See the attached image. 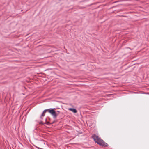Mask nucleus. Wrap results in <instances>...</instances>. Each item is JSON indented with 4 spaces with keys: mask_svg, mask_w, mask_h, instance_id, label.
Returning a JSON list of instances; mask_svg holds the SVG:
<instances>
[{
    "mask_svg": "<svg viewBox=\"0 0 149 149\" xmlns=\"http://www.w3.org/2000/svg\"><path fill=\"white\" fill-rule=\"evenodd\" d=\"M46 110H45L43 111L42 114L40 116V118H42V117H43L44 116H45V113H46Z\"/></svg>",
    "mask_w": 149,
    "mask_h": 149,
    "instance_id": "4",
    "label": "nucleus"
},
{
    "mask_svg": "<svg viewBox=\"0 0 149 149\" xmlns=\"http://www.w3.org/2000/svg\"><path fill=\"white\" fill-rule=\"evenodd\" d=\"M69 110L75 113H76L77 112V110L74 108H70L69 109Z\"/></svg>",
    "mask_w": 149,
    "mask_h": 149,
    "instance_id": "3",
    "label": "nucleus"
},
{
    "mask_svg": "<svg viewBox=\"0 0 149 149\" xmlns=\"http://www.w3.org/2000/svg\"><path fill=\"white\" fill-rule=\"evenodd\" d=\"M40 124H42V122H41L40 123Z\"/></svg>",
    "mask_w": 149,
    "mask_h": 149,
    "instance_id": "6",
    "label": "nucleus"
},
{
    "mask_svg": "<svg viewBox=\"0 0 149 149\" xmlns=\"http://www.w3.org/2000/svg\"><path fill=\"white\" fill-rule=\"evenodd\" d=\"M54 109L50 108L45 109V110H46V112L48 111L49 112L52 116L54 118H55L58 115V113L56 112L54 110Z\"/></svg>",
    "mask_w": 149,
    "mask_h": 149,
    "instance_id": "2",
    "label": "nucleus"
},
{
    "mask_svg": "<svg viewBox=\"0 0 149 149\" xmlns=\"http://www.w3.org/2000/svg\"><path fill=\"white\" fill-rule=\"evenodd\" d=\"M92 138L94 140L95 142L98 144L104 146H107L108 144L105 142L103 140L99 138L96 134H94L92 136Z\"/></svg>",
    "mask_w": 149,
    "mask_h": 149,
    "instance_id": "1",
    "label": "nucleus"
},
{
    "mask_svg": "<svg viewBox=\"0 0 149 149\" xmlns=\"http://www.w3.org/2000/svg\"><path fill=\"white\" fill-rule=\"evenodd\" d=\"M56 112L57 113H58V115L59 113V112L58 111H56Z\"/></svg>",
    "mask_w": 149,
    "mask_h": 149,
    "instance_id": "5",
    "label": "nucleus"
}]
</instances>
